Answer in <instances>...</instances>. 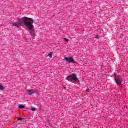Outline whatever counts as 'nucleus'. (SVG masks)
Here are the masks:
<instances>
[{
  "instance_id": "nucleus-6",
  "label": "nucleus",
  "mask_w": 128,
  "mask_h": 128,
  "mask_svg": "<svg viewBox=\"0 0 128 128\" xmlns=\"http://www.w3.org/2000/svg\"><path fill=\"white\" fill-rule=\"evenodd\" d=\"M28 94H29V96H32V94H34V90H30L28 92Z\"/></svg>"
},
{
  "instance_id": "nucleus-5",
  "label": "nucleus",
  "mask_w": 128,
  "mask_h": 128,
  "mask_svg": "<svg viewBox=\"0 0 128 128\" xmlns=\"http://www.w3.org/2000/svg\"><path fill=\"white\" fill-rule=\"evenodd\" d=\"M115 81L118 86H122V79L116 78H115Z\"/></svg>"
},
{
  "instance_id": "nucleus-8",
  "label": "nucleus",
  "mask_w": 128,
  "mask_h": 128,
  "mask_svg": "<svg viewBox=\"0 0 128 128\" xmlns=\"http://www.w3.org/2000/svg\"><path fill=\"white\" fill-rule=\"evenodd\" d=\"M4 87L3 86H2V85H0V90H4Z\"/></svg>"
},
{
  "instance_id": "nucleus-10",
  "label": "nucleus",
  "mask_w": 128,
  "mask_h": 128,
  "mask_svg": "<svg viewBox=\"0 0 128 128\" xmlns=\"http://www.w3.org/2000/svg\"><path fill=\"white\" fill-rule=\"evenodd\" d=\"M48 56L52 58V54H48Z\"/></svg>"
},
{
  "instance_id": "nucleus-4",
  "label": "nucleus",
  "mask_w": 128,
  "mask_h": 128,
  "mask_svg": "<svg viewBox=\"0 0 128 128\" xmlns=\"http://www.w3.org/2000/svg\"><path fill=\"white\" fill-rule=\"evenodd\" d=\"M64 60L66 62H67L68 64H74L76 62V61H74V59L72 58H68L66 57L64 58Z\"/></svg>"
},
{
  "instance_id": "nucleus-13",
  "label": "nucleus",
  "mask_w": 128,
  "mask_h": 128,
  "mask_svg": "<svg viewBox=\"0 0 128 128\" xmlns=\"http://www.w3.org/2000/svg\"><path fill=\"white\" fill-rule=\"evenodd\" d=\"M96 38H98V37H96Z\"/></svg>"
},
{
  "instance_id": "nucleus-9",
  "label": "nucleus",
  "mask_w": 128,
  "mask_h": 128,
  "mask_svg": "<svg viewBox=\"0 0 128 128\" xmlns=\"http://www.w3.org/2000/svg\"><path fill=\"white\" fill-rule=\"evenodd\" d=\"M30 110H32V112H36V108H32L30 109Z\"/></svg>"
},
{
  "instance_id": "nucleus-2",
  "label": "nucleus",
  "mask_w": 128,
  "mask_h": 128,
  "mask_svg": "<svg viewBox=\"0 0 128 128\" xmlns=\"http://www.w3.org/2000/svg\"><path fill=\"white\" fill-rule=\"evenodd\" d=\"M29 20H30V18H26V17H24V18H22L20 20L18 19V22H16L15 23H14L13 26H17V28L18 27V26H26Z\"/></svg>"
},
{
  "instance_id": "nucleus-3",
  "label": "nucleus",
  "mask_w": 128,
  "mask_h": 128,
  "mask_svg": "<svg viewBox=\"0 0 128 128\" xmlns=\"http://www.w3.org/2000/svg\"><path fill=\"white\" fill-rule=\"evenodd\" d=\"M66 80L68 82H79L78 78L76 74L70 75L69 76L66 78Z\"/></svg>"
},
{
  "instance_id": "nucleus-11",
  "label": "nucleus",
  "mask_w": 128,
  "mask_h": 128,
  "mask_svg": "<svg viewBox=\"0 0 128 128\" xmlns=\"http://www.w3.org/2000/svg\"><path fill=\"white\" fill-rule=\"evenodd\" d=\"M18 120H24V118H18Z\"/></svg>"
},
{
  "instance_id": "nucleus-12",
  "label": "nucleus",
  "mask_w": 128,
  "mask_h": 128,
  "mask_svg": "<svg viewBox=\"0 0 128 128\" xmlns=\"http://www.w3.org/2000/svg\"><path fill=\"white\" fill-rule=\"evenodd\" d=\"M64 40L65 42H68V38H64Z\"/></svg>"
},
{
  "instance_id": "nucleus-1",
  "label": "nucleus",
  "mask_w": 128,
  "mask_h": 128,
  "mask_svg": "<svg viewBox=\"0 0 128 128\" xmlns=\"http://www.w3.org/2000/svg\"><path fill=\"white\" fill-rule=\"evenodd\" d=\"M34 20L32 18H30L29 20H28V22L26 24V28H28L30 30V34L32 36H34Z\"/></svg>"
},
{
  "instance_id": "nucleus-7",
  "label": "nucleus",
  "mask_w": 128,
  "mask_h": 128,
  "mask_svg": "<svg viewBox=\"0 0 128 128\" xmlns=\"http://www.w3.org/2000/svg\"><path fill=\"white\" fill-rule=\"evenodd\" d=\"M26 108V106H24L22 105V104L20 105L19 106V108H20V110H22V108Z\"/></svg>"
}]
</instances>
